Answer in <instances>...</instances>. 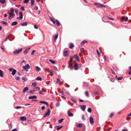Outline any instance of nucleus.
Masks as SVG:
<instances>
[{
	"label": "nucleus",
	"instance_id": "obj_1",
	"mask_svg": "<svg viewBox=\"0 0 131 131\" xmlns=\"http://www.w3.org/2000/svg\"><path fill=\"white\" fill-rule=\"evenodd\" d=\"M30 67L29 64H27L23 66V68L24 70L28 71V69H30Z\"/></svg>",
	"mask_w": 131,
	"mask_h": 131
},
{
	"label": "nucleus",
	"instance_id": "obj_2",
	"mask_svg": "<svg viewBox=\"0 0 131 131\" xmlns=\"http://www.w3.org/2000/svg\"><path fill=\"white\" fill-rule=\"evenodd\" d=\"M94 4L95 5H96V6L97 8L103 7L104 8H105L106 7L105 5L100 3H94Z\"/></svg>",
	"mask_w": 131,
	"mask_h": 131
},
{
	"label": "nucleus",
	"instance_id": "obj_3",
	"mask_svg": "<svg viewBox=\"0 0 131 131\" xmlns=\"http://www.w3.org/2000/svg\"><path fill=\"white\" fill-rule=\"evenodd\" d=\"M22 50L23 49L22 48H20L19 49H17L14 51L13 53L14 54H18L22 51Z\"/></svg>",
	"mask_w": 131,
	"mask_h": 131
},
{
	"label": "nucleus",
	"instance_id": "obj_4",
	"mask_svg": "<svg viewBox=\"0 0 131 131\" xmlns=\"http://www.w3.org/2000/svg\"><path fill=\"white\" fill-rule=\"evenodd\" d=\"M69 49L68 48L65 49L64 50L63 53V55L64 56L67 57L68 56V51Z\"/></svg>",
	"mask_w": 131,
	"mask_h": 131
},
{
	"label": "nucleus",
	"instance_id": "obj_5",
	"mask_svg": "<svg viewBox=\"0 0 131 131\" xmlns=\"http://www.w3.org/2000/svg\"><path fill=\"white\" fill-rule=\"evenodd\" d=\"M51 111L49 109H48L47 112H46L45 114L43 115V117H45L46 116H48L50 114Z\"/></svg>",
	"mask_w": 131,
	"mask_h": 131
},
{
	"label": "nucleus",
	"instance_id": "obj_6",
	"mask_svg": "<svg viewBox=\"0 0 131 131\" xmlns=\"http://www.w3.org/2000/svg\"><path fill=\"white\" fill-rule=\"evenodd\" d=\"M19 15H20L19 17H17L16 18V19H18L19 18L20 20L22 19L23 18V14L22 12H20L19 13Z\"/></svg>",
	"mask_w": 131,
	"mask_h": 131
},
{
	"label": "nucleus",
	"instance_id": "obj_7",
	"mask_svg": "<svg viewBox=\"0 0 131 131\" xmlns=\"http://www.w3.org/2000/svg\"><path fill=\"white\" fill-rule=\"evenodd\" d=\"M73 57L75 58L76 59L78 60V61H80V57L78 56L77 54H75L73 56Z\"/></svg>",
	"mask_w": 131,
	"mask_h": 131
},
{
	"label": "nucleus",
	"instance_id": "obj_8",
	"mask_svg": "<svg viewBox=\"0 0 131 131\" xmlns=\"http://www.w3.org/2000/svg\"><path fill=\"white\" fill-rule=\"evenodd\" d=\"M62 127V126L56 125L54 126V127L55 128H57V130H58L60 129Z\"/></svg>",
	"mask_w": 131,
	"mask_h": 131
},
{
	"label": "nucleus",
	"instance_id": "obj_9",
	"mask_svg": "<svg viewBox=\"0 0 131 131\" xmlns=\"http://www.w3.org/2000/svg\"><path fill=\"white\" fill-rule=\"evenodd\" d=\"M80 107L81 109L83 111H84L86 108V106L85 105H81L80 106Z\"/></svg>",
	"mask_w": 131,
	"mask_h": 131
},
{
	"label": "nucleus",
	"instance_id": "obj_10",
	"mask_svg": "<svg viewBox=\"0 0 131 131\" xmlns=\"http://www.w3.org/2000/svg\"><path fill=\"white\" fill-rule=\"evenodd\" d=\"M89 121L90 123L91 124H93L94 123L93 119L92 117L91 116L90 117Z\"/></svg>",
	"mask_w": 131,
	"mask_h": 131
},
{
	"label": "nucleus",
	"instance_id": "obj_11",
	"mask_svg": "<svg viewBox=\"0 0 131 131\" xmlns=\"http://www.w3.org/2000/svg\"><path fill=\"white\" fill-rule=\"evenodd\" d=\"M37 97L36 95H33L29 97V99H36L37 98Z\"/></svg>",
	"mask_w": 131,
	"mask_h": 131
},
{
	"label": "nucleus",
	"instance_id": "obj_12",
	"mask_svg": "<svg viewBox=\"0 0 131 131\" xmlns=\"http://www.w3.org/2000/svg\"><path fill=\"white\" fill-rule=\"evenodd\" d=\"M122 19L123 20H125L126 21H127L128 20V18L127 17H125L124 16H123L122 17Z\"/></svg>",
	"mask_w": 131,
	"mask_h": 131
},
{
	"label": "nucleus",
	"instance_id": "obj_13",
	"mask_svg": "<svg viewBox=\"0 0 131 131\" xmlns=\"http://www.w3.org/2000/svg\"><path fill=\"white\" fill-rule=\"evenodd\" d=\"M20 118L22 121H25L26 120V117L24 116L20 117Z\"/></svg>",
	"mask_w": 131,
	"mask_h": 131
},
{
	"label": "nucleus",
	"instance_id": "obj_14",
	"mask_svg": "<svg viewBox=\"0 0 131 131\" xmlns=\"http://www.w3.org/2000/svg\"><path fill=\"white\" fill-rule=\"evenodd\" d=\"M28 90V87H25L23 90V93H25Z\"/></svg>",
	"mask_w": 131,
	"mask_h": 131
},
{
	"label": "nucleus",
	"instance_id": "obj_15",
	"mask_svg": "<svg viewBox=\"0 0 131 131\" xmlns=\"http://www.w3.org/2000/svg\"><path fill=\"white\" fill-rule=\"evenodd\" d=\"M30 49V48H28L26 49L23 52V53L24 54H26L29 51Z\"/></svg>",
	"mask_w": 131,
	"mask_h": 131
},
{
	"label": "nucleus",
	"instance_id": "obj_16",
	"mask_svg": "<svg viewBox=\"0 0 131 131\" xmlns=\"http://www.w3.org/2000/svg\"><path fill=\"white\" fill-rule=\"evenodd\" d=\"M40 102L41 103H42L45 104L47 106H49V104H48V103L47 102H46V101H40Z\"/></svg>",
	"mask_w": 131,
	"mask_h": 131
},
{
	"label": "nucleus",
	"instance_id": "obj_17",
	"mask_svg": "<svg viewBox=\"0 0 131 131\" xmlns=\"http://www.w3.org/2000/svg\"><path fill=\"white\" fill-rule=\"evenodd\" d=\"M21 25L22 26H27L28 25V24L27 22H25L24 23H21Z\"/></svg>",
	"mask_w": 131,
	"mask_h": 131
},
{
	"label": "nucleus",
	"instance_id": "obj_18",
	"mask_svg": "<svg viewBox=\"0 0 131 131\" xmlns=\"http://www.w3.org/2000/svg\"><path fill=\"white\" fill-rule=\"evenodd\" d=\"M74 47V45L72 43H71L70 44V46L69 47V48L71 49Z\"/></svg>",
	"mask_w": 131,
	"mask_h": 131
},
{
	"label": "nucleus",
	"instance_id": "obj_19",
	"mask_svg": "<svg viewBox=\"0 0 131 131\" xmlns=\"http://www.w3.org/2000/svg\"><path fill=\"white\" fill-rule=\"evenodd\" d=\"M78 67V64H75L74 66V70H77Z\"/></svg>",
	"mask_w": 131,
	"mask_h": 131
},
{
	"label": "nucleus",
	"instance_id": "obj_20",
	"mask_svg": "<svg viewBox=\"0 0 131 131\" xmlns=\"http://www.w3.org/2000/svg\"><path fill=\"white\" fill-rule=\"evenodd\" d=\"M3 71L0 70V76L1 77H3Z\"/></svg>",
	"mask_w": 131,
	"mask_h": 131
},
{
	"label": "nucleus",
	"instance_id": "obj_21",
	"mask_svg": "<svg viewBox=\"0 0 131 131\" xmlns=\"http://www.w3.org/2000/svg\"><path fill=\"white\" fill-rule=\"evenodd\" d=\"M18 24V22L16 21H14L13 22L12 24V26L16 25Z\"/></svg>",
	"mask_w": 131,
	"mask_h": 131
},
{
	"label": "nucleus",
	"instance_id": "obj_22",
	"mask_svg": "<svg viewBox=\"0 0 131 131\" xmlns=\"http://www.w3.org/2000/svg\"><path fill=\"white\" fill-rule=\"evenodd\" d=\"M16 72V70L15 69H13L12 71V74L13 75H15Z\"/></svg>",
	"mask_w": 131,
	"mask_h": 131
},
{
	"label": "nucleus",
	"instance_id": "obj_23",
	"mask_svg": "<svg viewBox=\"0 0 131 131\" xmlns=\"http://www.w3.org/2000/svg\"><path fill=\"white\" fill-rule=\"evenodd\" d=\"M87 42L86 40H84L81 43V45H83L85 43Z\"/></svg>",
	"mask_w": 131,
	"mask_h": 131
},
{
	"label": "nucleus",
	"instance_id": "obj_24",
	"mask_svg": "<svg viewBox=\"0 0 131 131\" xmlns=\"http://www.w3.org/2000/svg\"><path fill=\"white\" fill-rule=\"evenodd\" d=\"M35 0H31V6H32L34 4Z\"/></svg>",
	"mask_w": 131,
	"mask_h": 131
},
{
	"label": "nucleus",
	"instance_id": "obj_25",
	"mask_svg": "<svg viewBox=\"0 0 131 131\" xmlns=\"http://www.w3.org/2000/svg\"><path fill=\"white\" fill-rule=\"evenodd\" d=\"M56 23L57 25L58 26H60V24L59 22V21L57 20H56Z\"/></svg>",
	"mask_w": 131,
	"mask_h": 131
},
{
	"label": "nucleus",
	"instance_id": "obj_26",
	"mask_svg": "<svg viewBox=\"0 0 131 131\" xmlns=\"http://www.w3.org/2000/svg\"><path fill=\"white\" fill-rule=\"evenodd\" d=\"M82 126V124L81 123H79L76 125V126L78 127H80Z\"/></svg>",
	"mask_w": 131,
	"mask_h": 131
},
{
	"label": "nucleus",
	"instance_id": "obj_27",
	"mask_svg": "<svg viewBox=\"0 0 131 131\" xmlns=\"http://www.w3.org/2000/svg\"><path fill=\"white\" fill-rule=\"evenodd\" d=\"M58 36V35H55L54 38V40L55 41H56L57 39V38Z\"/></svg>",
	"mask_w": 131,
	"mask_h": 131
},
{
	"label": "nucleus",
	"instance_id": "obj_28",
	"mask_svg": "<svg viewBox=\"0 0 131 131\" xmlns=\"http://www.w3.org/2000/svg\"><path fill=\"white\" fill-rule=\"evenodd\" d=\"M45 92V91H44ZM39 93L40 94L43 95L44 94V91L43 90H40L39 92Z\"/></svg>",
	"mask_w": 131,
	"mask_h": 131
},
{
	"label": "nucleus",
	"instance_id": "obj_29",
	"mask_svg": "<svg viewBox=\"0 0 131 131\" xmlns=\"http://www.w3.org/2000/svg\"><path fill=\"white\" fill-rule=\"evenodd\" d=\"M37 85V83L36 82H33L32 83L31 86H32L35 87Z\"/></svg>",
	"mask_w": 131,
	"mask_h": 131
},
{
	"label": "nucleus",
	"instance_id": "obj_30",
	"mask_svg": "<svg viewBox=\"0 0 131 131\" xmlns=\"http://www.w3.org/2000/svg\"><path fill=\"white\" fill-rule=\"evenodd\" d=\"M5 2V0H0V2L2 4H4Z\"/></svg>",
	"mask_w": 131,
	"mask_h": 131
},
{
	"label": "nucleus",
	"instance_id": "obj_31",
	"mask_svg": "<svg viewBox=\"0 0 131 131\" xmlns=\"http://www.w3.org/2000/svg\"><path fill=\"white\" fill-rule=\"evenodd\" d=\"M89 86L88 83H84V86L85 87H87Z\"/></svg>",
	"mask_w": 131,
	"mask_h": 131
},
{
	"label": "nucleus",
	"instance_id": "obj_32",
	"mask_svg": "<svg viewBox=\"0 0 131 131\" xmlns=\"http://www.w3.org/2000/svg\"><path fill=\"white\" fill-rule=\"evenodd\" d=\"M36 68L37 70V71H39L41 70V69L40 68H39L38 66H36Z\"/></svg>",
	"mask_w": 131,
	"mask_h": 131
},
{
	"label": "nucleus",
	"instance_id": "obj_33",
	"mask_svg": "<svg viewBox=\"0 0 131 131\" xmlns=\"http://www.w3.org/2000/svg\"><path fill=\"white\" fill-rule=\"evenodd\" d=\"M36 80H37L41 81L42 80V78L40 77H38L36 78Z\"/></svg>",
	"mask_w": 131,
	"mask_h": 131
},
{
	"label": "nucleus",
	"instance_id": "obj_34",
	"mask_svg": "<svg viewBox=\"0 0 131 131\" xmlns=\"http://www.w3.org/2000/svg\"><path fill=\"white\" fill-rule=\"evenodd\" d=\"M35 91V90L33 89V90H31V91H30L29 92L30 93H31V94H33L34 92Z\"/></svg>",
	"mask_w": 131,
	"mask_h": 131
},
{
	"label": "nucleus",
	"instance_id": "obj_35",
	"mask_svg": "<svg viewBox=\"0 0 131 131\" xmlns=\"http://www.w3.org/2000/svg\"><path fill=\"white\" fill-rule=\"evenodd\" d=\"M20 9L22 11H24L25 10L24 7L23 6H21L20 8Z\"/></svg>",
	"mask_w": 131,
	"mask_h": 131
},
{
	"label": "nucleus",
	"instance_id": "obj_36",
	"mask_svg": "<svg viewBox=\"0 0 131 131\" xmlns=\"http://www.w3.org/2000/svg\"><path fill=\"white\" fill-rule=\"evenodd\" d=\"M72 62H70L69 63V65L68 66L69 68H70L72 66Z\"/></svg>",
	"mask_w": 131,
	"mask_h": 131
},
{
	"label": "nucleus",
	"instance_id": "obj_37",
	"mask_svg": "<svg viewBox=\"0 0 131 131\" xmlns=\"http://www.w3.org/2000/svg\"><path fill=\"white\" fill-rule=\"evenodd\" d=\"M68 116H73V114L70 112H69L68 113Z\"/></svg>",
	"mask_w": 131,
	"mask_h": 131
},
{
	"label": "nucleus",
	"instance_id": "obj_38",
	"mask_svg": "<svg viewBox=\"0 0 131 131\" xmlns=\"http://www.w3.org/2000/svg\"><path fill=\"white\" fill-rule=\"evenodd\" d=\"M85 93L86 96L88 97H89V94L88 91H86L85 92Z\"/></svg>",
	"mask_w": 131,
	"mask_h": 131
},
{
	"label": "nucleus",
	"instance_id": "obj_39",
	"mask_svg": "<svg viewBox=\"0 0 131 131\" xmlns=\"http://www.w3.org/2000/svg\"><path fill=\"white\" fill-rule=\"evenodd\" d=\"M2 24H5L6 25H7V23L6 21H2Z\"/></svg>",
	"mask_w": 131,
	"mask_h": 131
},
{
	"label": "nucleus",
	"instance_id": "obj_40",
	"mask_svg": "<svg viewBox=\"0 0 131 131\" xmlns=\"http://www.w3.org/2000/svg\"><path fill=\"white\" fill-rule=\"evenodd\" d=\"M88 111L89 113H91L92 111L91 108H89L88 110Z\"/></svg>",
	"mask_w": 131,
	"mask_h": 131
},
{
	"label": "nucleus",
	"instance_id": "obj_41",
	"mask_svg": "<svg viewBox=\"0 0 131 131\" xmlns=\"http://www.w3.org/2000/svg\"><path fill=\"white\" fill-rule=\"evenodd\" d=\"M63 119V118H62V119H60V120H59L58 121V123H61Z\"/></svg>",
	"mask_w": 131,
	"mask_h": 131
},
{
	"label": "nucleus",
	"instance_id": "obj_42",
	"mask_svg": "<svg viewBox=\"0 0 131 131\" xmlns=\"http://www.w3.org/2000/svg\"><path fill=\"white\" fill-rule=\"evenodd\" d=\"M71 100L72 101L74 102V103H76L77 102V101L75 99L72 98L71 99Z\"/></svg>",
	"mask_w": 131,
	"mask_h": 131
},
{
	"label": "nucleus",
	"instance_id": "obj_43",
	"mask_svg": "<svg viewBox=\"0 0 131 131\" xmlns=\"http://www.w3.org/2000/svg\"><path fill=\"white\" fill-rule=\"evenodd\" d=\"M49 61L53 64H54L55 63V62L54 61L51 60H50Z\"/></svg>",
	"mask_w": 131,
	"mask_h": 131
},
{
	"label": "nucleus",
	"instance_id": "obj_44",
	"mask_svg": "<svg viewBox=\"0 0 131 131\" xmlns=\"http://www.w3.org/2000/svg\"><path fill=\"white\" fill-rule=\"evenodd\" d=\"M110 80L111 81L113 82L114 81V79L113 78H111L110 79Z\"/></svg>",
	"mask_w": 131,
	"mask_h": 131
},
{
	"label": "nucleus",
	"instance_id": "obj_45",
	"mask_svg": "<svg viewBox=\"0 0 131 131\" xmlns=\"http://www.w3.org/2000/svg\"><path fill=\"white\" fill-rule=\"evenodd\" d=\"M29 0H24V3H27Z\"/></svg>",
	"mask_w": 131,
	"mask_h": 131
},
{
	"label": "nucleus",
	"instance_id": "obj_46",
	"mask_svg": "<svg viewBox=\"0 0 131 131\" xmlns=\"http://www.w3.org/2000/svg\"><path fill=\"white\" fill-rule=\"evenodd\" d=\"M21 108V106H16L15 108L17 109H18L19 108Z\"/></svg>",
	"mask_w": 131,
	"mask_h": 131
},
{
	"label": "nucleus",
	"instance_id": "obj_47",
	"mask_svg": "<svg viewBox=\"0 0 131 131\" xmlns=\"http://www.w3.org/2000/svg\"><path fill=\"white\" fill-rule=\"evenodd\" d=\"M123 77H118L117 78V79L118 80H120L122 79Z\"/></svg>",
	"mask_w": 131,
	"mask_h": 131
},
{
	"label": "nucleus",
	"instance_id": "obj_48",
	"mask_svg": "<svg viewBox=\"0 0 131 131\" xmlns=\"http://www.w3.org/2000/svg\"><path fill=\"white\" fill-rule=\"evenodd\" d=\"M111 71L113 74H115V73L114 71L112 69H111Z\"/></svg>",
	"mask_w": 131,
	"mask_h": 131
},
{
	"label": "nucleus",
	"instance_id": "obj_49",
	"mask_svg": "<svg viewBox=\"0 0 131 131\" xmlns=\"http://www.w3.org/2000/svg\"><path fill=\"white\" fill-rule=\"evenodd\" d=\"M60 105V103L59 102H57L56 104V106L57 107L59 106Z\"/></svg>",
	"mask_w": 131,
	"mask_h": 131
},
{
	"label": "nucleus",
	"instance_id": "obj_50",
	"mask_svg": "<svg viewBox=\"0 0 131 131\" xmlns=\"http://www.w3.org/2000/svg\"><path fill=\"white\" fill-rule=\"evenodd\" d=\"M38 9V7L37 6H35L34 8V10H37Z\"/></svg>",
	"mask_w": 131,
	"mask_h": 131
},
{
	"label": "nucleus",
	"instance_id": "obj_51",
	"mask_svg": "<svg viewBox=\"0 0 131 131\" xmlns=\"http://www.w3.org/2000/svg\"><path fill=\"white\" fill-rule=\"evenodd\" d=\"M10 11L12 13H13L14 12L13 8H11L10 10Z\"/></svg>",
	"mask_w": 131,
	"mask_h": 131
},
{
	"label": "nucleus",
	"instance_id": "obj_52",
	"mask_svg": "<svg viewBox=\"0 0 131 131\" xmlns=\"http://www.w3.org/2000/svg\"><path fill=\"white\" fill-rule=\"evenodd\" d=\"M96 51H97V55L99 57L100 56V53L99 52V51H98L97 50H96Z\"/></svg>",
	"mask_w": 131,
	"mask_h": 131
},
{
	"label": "nucleus",
	"instance_id": "obj_53",
	"mask_svg": "<svg viewBox=\"0 0 131 131\" xmlns=\"http://www.w3.org/2000/svg\"><path fill=\"white\" fill-rule=\"evenodd\" d=\"M49 73L50 74V75L51 76H52L53 75V73L52 71H51Z\"/></svg>",
	"mask_w": 131,
	"mask_h": 131
},
{
	"label": "nucleus",
	"instance_id": "obj_54",
	"mask_svg": "<svg viewBox=\"0 0 131 131\" xmlns=\"http://www.w3.org/2000/svg\"><path fill=\"white\" fill-rule=\"evenodd\" d=\"M73 58V57H72V56L71 57H70V62H71L72 61Z\"/></svg>",
	"mask_w": 131,
	"mask_h": 131
},
{
	"label": "nucleus",
	"instance_id": "obj_55",
	"mask_svg": "<svg viewBox=\"0 0 131 131\" xmlns=\"http://www.w3.org/2000/svg\"><path fill=\"white\" fill-rule=\"evenodd\" d=\"M60 81V80L59 78H57V80L56 83H58Z\"/></svg>",
	"mask_w": 131,
	"mask_h": 131
},
{
	"label": "nucleus",
	"instance_id": "obj_56",
	"mask_svg": "<svg viewBox=\"0 0 131 131\" xmlns=\"http://www.w3.org/2000/svg\"><path fill=\"white\" fill-rule=\"evenodd\" d=\"M114 113H112L109 116L110 117H112L114 115Z\"/></svg>",
	"mask_w": 131,
	"mask_h": 131
},
{
	"label": "nucleus",
	"instance_id": "obj_57",
	"mask_svg": "<svg viewBox=\"0 0 131 131\" xmlns=\"http://www.w3.org/2000/svg\"><path fill=\"white\" fill-rule=\"evenodd\" d=\"M15 13L16 14H17L18 13V9H16L15 10Z\"/></svg>",
	"mask_w": 131,
	"mask_h": 131
},
{
	"label": "nucleus",
	"instance_id": "obj_58",
	"mask_svg": "<svg viewBox=\"0 0 131 131\" xmlns=\"http://www.w3.org/2000/svg\"><path fill=\"white\" fill-rule=\"evenodd\" d=\"M36 51L35 50H33L32 52L31 53V54L32 55H34V53Z\"/></svg>",
	"mask_w": 131,
	"mask_h": 131
},
{
	"label": "nucleus",
	"instance_id": "obj_59",
	"mask_svg": "<svg viewBox=\"0 0 131 131\" xmlns=\"http://www.w3.org/2000/svg\"><path fill=\"white\" fill-rule=\"evenodd\" d=\"M84 51V48H81V49H80V51L81 52H83Z\"/></svg>",
	"mask_w": 131,
	"mask_h": 131
},
{
	"label": "nucleus",
	"instance_id": "obj_60",
	"mask_svg": "<svg viewBox=\"0 0 131 131\" xmlns=\"http://www.w3.org/2000/svg\"><path fill=\"white\" fill-rule=\"evenodd\" d=\"M13 69H12V68H9V71L10 72H12V71H13Z\"/></svg>",
	"mask_w": 131,
	"mask_h": 131
},
{
	"label": "nucleus",
	"instance_id": "obj_61",
	"mask_svg": "<svg viewBox=\"0 0 131 131\" xmlns=\"http://www.w3.org/2000/svg\"><path fill=\"white\" fill-rule=\"evenodd\" d=\"M41 109L42 110H43L44 109H45V107L44 106H42L41 107Z\"/></svg>",
	"mask_w": 131,
	"mask_h": 131
},
{
	"label": "nucleus",
	"instance_id": "obj_62",
	"mask_svg": "<svg viewBox=\"0 0 131 131\" xmlns=\"http://www.w3.org/2000/svg\"><path fill=\"white\" fill-rule=\"evenodd\" d=\"M20 78V77H16L15 78L17 80H19Z\"/></svg>",
	"mask_w": 131,
	"mask_h": 131
},
{
	"label": "nucleus",
	"instance_id": "obj_63",
	"mask_svg": "<svg viewBox=\"0 0 131 131\" xmlns=\"http://www.w3.org/2000/svg\"><path fill=\"white\" fill-rule=\"evenodd\" d=\"M82 119L83 120H84L85 119L84 117V115H82Z\"/></svg>",
	"mask_w": 131,
	"mask_h": 131
},
{
	"label": "nucleus",
	"instance_id": "obj_64",
	"mask_svg": "<svg viewBox=\"0 0 131 131\" xmlns=\"http://www.w3.org/2000/svg\"><path fill=\"white\" fill-rule=\"evenodd\" d=\"M12 18V16H11V15H10L9 17H8V18L9 19H11Z\"/></svg>",
	"mask_w": 131,
	"mask_h": 131
}]
</instances>
